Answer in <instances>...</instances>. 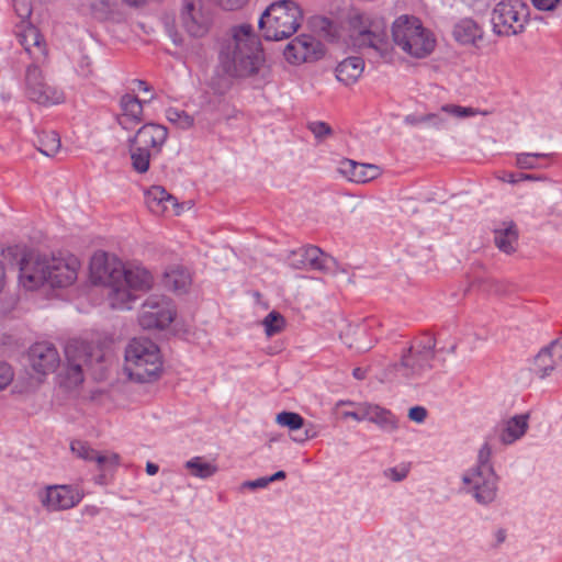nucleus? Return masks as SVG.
<instances>
[{
    "label": "nucleus",
    "mask_w": 562,
    "mask_h": 562,
    "mask_svg": "<svg viewBox=\"0 0 562 562\" xmlns=\"http://www.w3.org/2000/svg\"><path fill=\"white\" fill-rule=\"evenodd\" d=\"M79 262L76 258H47L24 254L19 261V280L27 290L47 284L66 288L77 280Z\"/></svg>",
    "instance_id": "f257e3e1"
},
{
    "label": "nucleus",
    "mask_w": 562,
    "mask_h": 562,
    "mask_svg": "<svg viewBox=\"0 0 562 562\" xmlns=\"http://www.w3.org/2000/svg\"><path fill=\"white\" fill-rule=\"evenodd\" d=\"M221 55L229 60L228 70L237 77L257 74L263 63L260 42L249 24H241L233 29L232 42L221 52Z\"/></svg>",
    "instance_id": "f03ea898"
},
{
    "label": "nucleus",
    "mask_w": 562,
    "mask_h": 562,
    "mask_svg": "<svg viewBox=\"0 0 562 562\" xmlns=\"http://www.w3.org/2000/svg\"><path fill=\"white\" fill-rule=\"evenodd\" d=\"M124 371L130 380L138 383L158 380L162 371L158 346L148 338H133L125 348Z\"/></svg>",
    "instance_id": "7ed1b4c3"
},
{
    "label": "nucleus",
    "mask_w": 562,
    "mask_h": 562,
    "mask_svg": "<svg viewBox=\"0 0 562 562\" xmlns=\"http://www.w3.org/2000/svg\"><path fill=\"white\" fill-rule=\"evenodd\" d=\"M302 20L303 12L296 2L279 0L262 12L258 24L267 41H282L297 31Z\"/></svg>",
    "instance_id": "20e7f679"
},
{
    "label": "nucleus",
    "mask_w": 562,
    "mask_h": 562,
    "mask_svg": "<svg viewBox=\"0 0 562 562\" xmlns=\"http://www.w3.org/2000/svg\"><path fill=\"white\" fill-rule=\"evenodd\" d=\"M90 273L95 284L109 288L111 306L124 310L131 294L121 286V279L124 277V263L114 256L106 252H95L90 261Z\"/></svg>",
    "instance_id": "39448f33"
},
{
    "label": "nucleus",
    "mask_w": 562,
    "mask_h": 562,
    "mask_svg": "<svg viewBox=\"0 0 562 562\" xmlns=\"http://www.w3.org/2000/svg\"><path fill=\"white\" fill-rule=\"evenodd\" d=\"M350 45L357 49H373L381 57L389 54V42L383 20H372L366 13H355L349 18Z\"/></svg>",
    "instance_id": "423d86ee"
},
{
    "label": "nucleus",
    "mask_w": 562,
    "mask_h": 562,
    "mask_svg": "<svg viewBox=\"0 0 562 562\" xmlns=\"http://www.w3.org/2000/svg\"><path fill=\"white\" fill-rule=\"evenodd\" d=\"M435 348L436 339L430 334L415 338L403 351L400 362L394 366L395 371L408 380L422 378L432 368Z\"/></svg>",
    "instance_id": "0eeeda50"
},
{
    "label": "nucleus",
    "mask_w": 562,
    "mask_h": 562,
    "mask_svg": "<svg viewBox=\"0 0 562 562\" xmlns=\"http://www.w3.org/2000/svg\"><path fill=\"white\" fill-rule=\"evenodd\" d=\"M65 357V383L68 387L80 385L85 380L83 369L90 367L94 360H102V355L95 351L93 345L81 339L67 342Z\"/></svg>",
    "instance_id": "6e6552de"
},
{
    "label": "nucleus",
    "mask_w": 562,
    "mask_h": 562,
    "mask_svg": "<svg viewBox=\"0 0 562 562\" xmlns=\"http://www.w3.org/2000/svg\"><path fill=\"white\" fill-rule=\"evenodd\" d=\"M529 8L520 0L498 2L491 16L493 32L499 36H513L524 32L528 22Z\"/></svg>",
    "instance_id": "1a4fd4ad"
},
{
    "label": "nucleus",
    "mask_w": 562,
    "mask_h": 562,
    "mask_svg": "<svg viewBox=\"0 0 562 562\" xmlns=\"http://www.w3.org/2000/svg\"><path fill=\"white\" fill-rule=\"evenodd\" d=\"M461 481L462 491L482 506L491 505L497 497L499 476L494 469H468Z\"/></svg>",
    "instance_id": "9d476101"
},
{
    "label": "nucleus",
    "mask_w": 562,
    "mask_h": 562,
    "mask_svg": "<svg viewBox=\"0 0 562 562\" xmlns=\"http://www.w3.org/2000/svg\"><path fill=\"white\" fill-rule=\"evenodd\" d=\"M286 262L293 269L314 270L325 273H335L338 270V262L333 256L312 245L290 251Z\"/></svg>",
    "instance_id": "9b49d317"
},
{
    "label": "nucleus",
    "mask_w": 562,
    "mask_h": 562,
    "mask_svg": "<svg viewBox=\"0 0 562 562\" xmlns=\"http://www.w3.org/2000/svg\"><path fill=\"white\" fill-rule=\"evenodd\" d=\"M176 316L171 300L161 295H150L142 304L138 323L144 329H164Z\"/></svg>",
    "instance_id": "f8f14e48"
},
{
    "label": "nucleus",
    "mask_w": 562,
    "mask_h": 562,
    "mask_svg": "<svg viewBox=\"0 0 562 562\" xmlns=\"http://www.w3.org/2000/svg\"><path fill=\"white\" fill-rule=\"evenodd\" d=\"M41 63H31L25 70L26 95L41 105L59 104L64 101L63 91L45 83Z\"/></svg>",
    "instance_id": "ddd939ff"
},
{
    "label": "nucleus",
    "mask_w": 562,
    "mask_h": 562,
    "mask_svg": "<svg viewBox=\"0 0 562 562\" xmlns=\"http://www.w3.org/2000/svg\"><path fill=\"white\" fill-rule=\"evenodd\" d=\"M283 54L285 59L293 64L311 63L325 55V47L316 37L302 34L285 46Z\"/></svg>",
    "instance_id": "4468645a"
},
{
    "label": "nucleus",
    "mask_w": 562,
    "mask_h": 562,
    "mask_svg": "<svg viewBox=\"0 0 562 562\" xmlns=\"http://www.w3.org/2000/svg\"><path fill=\"white\" fill-rule=\"evenodd\" d=\"M83 494L71 485L47 486L40 495L42 505L49 512L66 510L77 506Z\"/></svg>",
    "instance_id": "2eb2a0df"
},
{
    "label": "nucleus",
    "mask_w": 562,
    "mask_h": 562,
    "mask_svg": "<svg viewBox=\"0 0 562 562\" xmlns=\"http://www.w3.org/2000/svg\"><path fill=\"white\" fill-rule=\"evenodd\" d=\"M181 21L191 36H203L209 30L210 15L204 11L202 0H183Z\"/></svg>",
    "instance_id": "dca6fc26"
},
{
    "label": "nucleus",
    "mask_w": 562,
    "mask_h": 562,
    "mask_svg": "<svg viewBox=\"0 0 562 562\" xmlns=\"http://www.w3.org/2000/svg\"><path fill=\"white\" fill-rule=\"evenodd\" d=\"M29 361L34 371L41 374L54 372L60 363V357L54 344L40 341L27 351Z\"/></svg>",
    "instance_id": "f3484780"
},
{
    "label": "nucleus",
    "mask_w": 562,
    "mask_h": 562,
    "mask_svg": "<svg viewBox=\"0 0 562 562\" xmlns=\"http://www.w3.org/2000/svg\"><path fill=\"white\" fill-rule=\"evenodd\" d=\"M124 277H122L120 283L121 286L126 289L131 294L124 310H131L132 303L137 299L136 292L148 291L153 285L154 279L147 269L139 266L126 267L124 265Z\"/></svg>",
    "instance_id": "a211bd4d"
},
{
    "label": "nucleus",
    "mask_w": 562,
    "mask_h": 562,
    "mask_svg": "<svg viewBox=\"0 0 562 562\" xmlns=\"http://www.w3.org/2000/svg\"><path fill=\"white\" fill-rule=\"evenodd\" d=\"M168 131L165 126L155 123L144 124L137 133L128 139V143L160 151L162 145L167 140Z\"/></svg>",
    "instance_id": "6ab92c4d"
},
{
    "label": "nucleus",
    "mask_w": 562,
    "mask_h": 562,
    "mask_svg": "<svg viewBox=\"0 0 562 562\" xmlns=\"http://www.w3.org/2000/svg\"><path fill=\"white\" fill-rule=\"evenodd\" d=\"M442 113L454 116L457 119H465L477 114L487 115L488 111H480L471 106H461L457 104H443L438 113H427V124L436 131L448 128V120Z\"/></svg>",
    "instance_id": "aec40b11"
},
{
    "label": "nucleus",
    "mask_w": 562,
    "mask_h": 562,
    "mask_svg": "<svg viewBox=\"0 0 562 562\" xmlns=\"http://www.w3.org/2000/svg\"><path fill=\"white\" fill-rule=\"evenodd\" d=\"M20 43L33 63H43L47 57V48L44 36L35 26H29L20 35Z\"/></svg>",
    "instance_id": "412c9836"
},
{
    "label": "nucleus",
    "mask_w": 562,
    "mask_h": 562,
    "mask_svg": "<svg viewBox=\"0 0 562 562\" xmlns=\"http://www.w3.org/2000/svg\"><path fill=\"white\" fill-rule=\"evenodd\" d=\"M361 406L363 420L374 423L384 431L392 432L397 429V420L391 411L367 402L361 403Z\"/></svg>",
    "instance_id": "4be33fe9"
},
{
    "label": "nucleus",
    "mask_w": 562,
    "mask_h": 562,
    "mask_svg": "<svg viewBox=\"0 0 562 562\" xmlns=\"http://www.w3.org/2000/svg\"><path fill=\"white\" fill-rule=\"evenodd\" d=\"M70 448L79 458L87 461H95L101 470H104L108 467H117L120 462V456L117 453L100 454L81 440L72 441Z\"/></svg>",
    "instance_id": "5701e85b"
},
{
    "label": "nucleus",
    "mask_w": 562,
    "mask_h": 562,
    "mask_svg": "<svg viewBox=\"0 0 562 562\" xmlns=\"http://www.w3.org/2000/svg\"><path fill=\"white\" fill-rule=\"evenodd\" d=\"M528 414H520L510 417L506 420L503 426L497 430L498 440L503 445H512L519 440L528 430Z\"/></svg>",
    "instance_id": "b1692460"
},
{
    "label": "nucleus",
    "mask_w": 562,
    "mask_h": 562,
    "mask_svg": "<svg viewBox=\"0 0 562 562\" xmlns=\"http://www.w3.org/2000/svg\"><path fill=\"white\" fill-rule=\"evenodd\" d=\"M422 22L418 18L401 15L397 18L392 25V36L394 43L398 46H408L407 42H409L413 36L416 34L418 30H420Z\"/></svg>",
    "instance_id": "393cba45"
},
{
    "label": "nucleus",
    "mask_w": 562,
    "mask_h": 562,
    "mask_svg": "<svg viewBox=\"0 0 562 562\" xmlns=\"http://www.w3.org/2000/svg\"><path fill=\"white\" fill-rule=\"evenodd\" d=\"M407 44H409V47L405 45L401 47L406 54L415 58H425L434 50L436 40L432 34L422 25L420 30L416 32Z\"/></svg>",
    "instance_id": "a878e982"
},
{
    "label": "nucleus",
    "mask_w": 562,
    "mask_h": 562,
    "mask_svg": "<svg viewBox=\"0 0 562 562\" xmlns=\"http://www.w3.org/2000/svg\"><path fill=\"white\" fill-rule=\"evenodd\" d=\"M483 34V29L471 18L459 20L452 31L453 38L462 45H476Z\"/></svg>",
    "instance_id": "bb28decb"
},
{
    "label": "nucleus",
    "mask_w": 562,
    "mask_h": 562,
    "mask_svg": "<svg viewBox=\"0 0 562 562\" xmlns=\"http://www.w3.org/2000/svg\"><path fill=\"white\" fill-rule=\"evenodd\" d=\"M341 172L352 182L366 183L379 176V167L370 164H360L353 160H345L341 164Z\"/></svg>",
    "instance_id": "cd10ccee"
},
{
    "label": "nucleus",
    "mask_w": 562,
    "mask_h": 562,
    "mask_svg": "<svg viewBox=\"0 0 562 562\" xmlns=\"http://www.w3.org/2000/svg\"><path fill=\"white\" fill-rule=\"evenodd\" d=\"M364 69V61L361 57L351 56L340 61L336 67V78L346 86L358 81Z\"/></svg>",
    "instance_id": "c85d7f7f"
},
{
    "label": "nucleus",
    "mask_w": 562,
    "mask_h": 562,
    "mask_svg": "<svg viewBox=\"0 0 562 562\" xmlns=\"http://www.w3.org/2000/svg\"><path fill=\"white\" fill-rule=\"evenodd\" d=\"M191 284L190 272L181 266H171L162 276V285L172 292L184 293Z\"/></svg>",
    "instance_id": "c756f323"
},
{
    "label": "nucleus",
    "mask_w": 562,
    "mask_h": 562,
    "mask_svg": "<svg viewBox=\"0 0 562 562\" xmlns=\"http://www.w3.org/2000/svg\"><path fill=\"white\" fill-rule=\"evenodd\" d=\"M494 243L496 247L510 255L516 251L518 231L514 222H504L501 227L494 229Z\"/></svg>",
    "instance_id": "7c9ffc66"
},
{
    "label": "nucleus",
    "mask_w": 562,
    "mask_h": 562,
    "mask_svg": "<svg viewBox=\"0 0 562 562\" xmlns=\"http://www.w3.org/2000/svg\"><path fill=\"white\" fill-rule=\"evenodd\" d=\"M146 204L153 213H162L168 205L178 206L177 199L160 186H153L145 194Z\"/></svg>",
    "instance_id": "2f4dec72"
},
{
    "label": "nucleus",
    "mask_w": 562,
    "mask_h": 562,
    "mask_svg": "<svg viewBox=\"0 0 562 562\" xmlns=\"http://www.w3.org/2000/svg\"><path fill=\"white\" fill-rule=\"evenodd\" d=\"M60 137L55 131L42 132L37 135L36 147L47 157L55 156L60 149Z\"/></svg>",
    "instance_id": "473e14b6"
},
{
    "label": "nucleus",
    "mask_w": 562,
    "mask_h": 562,
    "mask_svg": "<svg viewBox=\"0 0 562 562\" xmlns=\"http://www.w3.org/2000/svg\"><path fill=\"white\" fill-rule=\"evenodd\" d=\"M123 115L132 117V123H140L143 120V102L135 95L124 94L121 98Z\"/></svg>",
    "instance_id": "72a5a7b5"
},
{
    "label": "nucleus",
    "mask_w": 562,
    "mask_h": 562,
    "mask_svg": "<svg viewBox=\"0 0 562 562\" xmlns=\"http://www.w3.org/2000/svg\"><path fill=\"white\" fill-rule=\"evenodd\" d=\"M130 153L133 169L138 173H145L149 169L150 150L130 143Z\"/></svg>",
    "instance_id": "f704fd0d"
},
{
    "label": "nucleus",
    "mask_w": 562,
    "mask_h": 562,
    "mask_svg": "<svg viewBox=\"0 0 562 562\" xmlns=\"http://www.w3.org/2000/svg\"><path fill=\"white\" fill-rule=\"evenodd\" d=\"M184 467L190 471L193 476L200 479H207L215 474L217 468L210 463L205 462L201 457H194L188 460Z\"/></svg>",
    "instance_id": "c9c22d12"
},
{
    "label": "nucleus",
    "mask_w": 562,
    "mask_h": 562,
    "mask_svg": "<svg viewBox=\"0 0 562 562\" xmlns=\"http://www.w3.org/2000/svg\"><path fill=\"white\" fill-rule=\"evenodd\" d=\"M555 369L553 357L550 353L549 346H547L535 358V371L539 378L544 379Z\"/></svg>",
    "instance_id": "e433bc0d"
},
{
    "label": "nucleus",
    "mask_w": 562,
    "mask_h": 562,
    "mask_svg": "<svg viewBox=\"0 0 562 562\" xmlns=\"http://www.w3.org/2000/svg\"><path fill=\"white\" fill-rule=\"evenodd\" d=\"M262 325L267 336L271 337L283 329L285 319L280 313L272 311L263 318Z\"/></svg>",
    "instance_id": "4c0bfd02"
},
{
    "label": "nucleus",
    "mask_w": 562,
    "mask_h": 562,
    "mask_svg": "<svg viewBox=\"0 0 562 562\" xmlns=\"http://www.w3.org/2000/svg\"><path fill=\"white\" fill-rule=\"evenodd\" d=\"M166 114L170 123L182 130L190 128L194 123V120L191 115H189L186 111L179 110L177 108L168 109Z\"/></svg>",
    "instance_id": "58836bf2"
},
{
    "label": "nucleus",
    "mask_w": 562,
    "mask_h": 562,
    "mask_svg": "<svg viewBox=\"0 0 562 562\" xmlns=\"http://www.w3.org/2000/svg\"><path fill=\"white\" fill-rule=\"evenodd\" d=\"M277 423L295 431L304 426V418L297 413L281 412L277 415Z\"/></svg>",
    "instance_id": "ea45409f"
},
{
    "label": "nucleus",
    "mask_w": 562,
    "mask_h": 562,
    "mask_svg": "<svg viewBox=\"0 0 562 562\" xmlns=\"http://www.w3.org/2000/svg\"><path fill=\"white\" fill-rule=\"evenodd\" d=\"M549 157L548 154L521 153L517 155L516 164L521 169H538L542 166L538 162L540 158Z\"/></svg>",
    "instance_id": "a19ab883"
},
{
    "label": "nucleus",
    "mask_w": 562,
    "mask_h": 562,
    "mask_svg": "<svg viewBox=\"0 0 562 562\" xmlns=\"http://www.w3.org/2000/svg\"><path fill=\"white\" fill-rule=\"evenodd\" d=\"M492 448L488 442H484L479 450L477 462L473 465L472 470H482V469H494L491 463Z\"/></svg>",
    "instance_id": "79ce46f5"
},
{
    "label": "nucleus",
    "mask_w": 562,
    "mask_h": 562,
    "mask_svg": "<svg viewBox=\"0 0 562 562\" xmlns=\"http://www.w3.org/2000/svg\"><path fill=\"white\" fill-rule=\"evenodd\" d=\"M408 473L409 467L407 464H400L397 467L385 469L383 471V476L392 482H402L407 477Z\"/></svg>",
    "instance_id": "37998d69"
},
{
    "label": "nucleus",
    "mask_w": 562,
    "mask_h": 562,
    "mask_svg": "<svg viewBox=\"0 0 562 562\" xmlns=\"http://www.w3.org/2000/svg\"><path fill=\"white\" fill-rule=\"evenodd\" d=\"M308 130L313 133L316 139L322 140L325 136L333 133L331 127L322 121H315L308 123Z\"/></svg>",
    "instance_id": "c03bdc74"
},
{
    "label": "nucleus",
    "mask_w": 562,
    "mask_h": 562,
    "mask_svg": "<svg viewBox=\"0 0 562 562\" xmlns=\"http://www.w3.org/2000/svg\"><path fill=\"white\" fill-rule=\"evenodd\" d=\"M14 376L13 370L10 364L0 361V391L4 390L12 382Z\"/></svg>",
    "instance_id": "a18cd8bd"
},
{
    "label": "nucleus",
    "mask_w": 562,
    "mask_h": 562,
    "mask_svg": "<svg viewBox=\"0 0 562 562\" xmlns=\"http://www.w3.org/2000/svg\"><path fill=\"white\" fill-rule=\"evenodd\" d=\"M549 350L551 356L553 357V362L555 368L562 367V341L553 340L549 345Z\"/></svg>",
    "instance_id": "49530a36"
},
{
    "label": "nucleus",
    "mask_w": 562,
    "mask_h": 562,
    "mask_svg": "<svg viewBox=\"0 0 562 562\" xmlns=\"http://www.w3.org/2000/svg\"><path fill=\"white\" fill-rule=\"evenodd\" d=\"M427 417V409L423 406H414L408 411V418L416 423H424Z\"/></svg>",
    "instance_id": "de8ad7c7"
},
{
    "label": "nucleus",
    "mask_w": 562,
    "mask_h": 562,
    "mask_svg": "<svg viewBox=\"0 0 562 562\" xmlns=\"http://www.w3.org/2000/svg\"><path fill=\"white\" fill-rule=\"evenodd\" d=\"M345 404L353 406L352 411H346L342 413L345 418H352L357 422H363L361 403L346 402Z\"/></svg>",
    "instance_id": "09e8293b"
},
{
    "label": "nucleus",
    "mask_w": 562,
    "mask_h": 562,
    "mask_svg": "<svg viewBox=\"0 0 562 562\" xmlns=\"http://www.w3.org/2000/svg\"><path fill=\"white\" fill-rule=\"evenodd\" d=\"M231 86L232 81L227 78H220L217 81H212V89L215 93L221 95L225 94L231 89Z\"/></svg>",
    "instance_id": "8fccbe9b"
},
{
    "label": "nucleus",
    "mask_w": 562,
    "mask_h": 562,
    "mask_svg": "<svg viewBox=\"0 0 562 562\" xmlns=\"http://www.w3.org/2000/svg\"><path fill=\"white\" fill-rule=\"evenodd\" d=\"M538 179L539 178H537L533 175L518 172V173H508L504 180L509 183H517V182L525 181V180L533 181V180H538Z\"/></svg>",
    "instance_id": "3c124183"
},
{
    "label": "nucleus",
    "mask_w": 562,
    "mask_h": 562,
    "mask_svg": "<svg viewBox=\"0 0 562 562\" xmlns=\"http://www.w3.org/2000/svg\"><path fill=\"white\" fill-rule=\"evenodd\" d=\"M268 485H269V480H267L266 476L258 477L252 481H246L243 483V487L248 488V490L265 488Z\"/></svg>",
    "instance_id": "603ef678"
},
{
    "label": "nucleus",
    "mask_w": 562,
    "mask_h": 562,
    "mask_svg": "<svg viewBox=\"0 0 562 562\" xmlns=\"http://www.w3.org/2000/svg\"><path fill=\"white\" fill-rule=\"evenodd\" d=\"M218 5L225 10H237L248 2V0H216Z\"/></svg>",
    "instance_id": "864d4df0"
},
{
    "label": "nucleus",
    "mask_w": 562,
    "mask_h": 562,
    "mask_svg": "<svg viewBox=\"0 0 562 562\" xmlns=\"http://www.w3.org/2000/svg\"><path fill=\"white\" fill-rule=\"evenodd\" d=\"M427 114L417 115V114H408L404 117V123L406 125L416 126L420 124H427Z\"/></svg>",
    "instance_id": "5fc2aeb1"
},
{
    "label": "nucleus",
    "mask_w": 562,
    "mask_h": 562,
    "mask_svg": "<svg viewBox=\"0 0 562 562\" xmlns=\"http://www.w3.org/2000/svg\"><path fill=\"white\" fill-rule=\"evenodd\" d=\"M532 4L542 11H551L553 10L560 0H531Z\"/></svg>",
    "instance_id": "6e6d98bb"
},
{
    "label": "nucleus",
    "mask_w": 562,
    "mask_h": 562,
    "mask_svg": "<svg viewBox=\"0 0 562 562\" xmlns=\"http://www.w3.org/2000/svg\"><path fill=\"white\" fill-rule=\"evenodd\" d=\"M119 124L124 130H131L133 126H135L137 123H132V117H128L126 115L121 114L117 119Z\"/></svg>",
    "instance_id": "4d7b16f0"
},
{
    "label": "nucleus",
    "mask_w": 562,
    "mask_h": 562,
    "mask_svg": "<svg viewBox=\"0 0 562 562\" xmlns=\"http://www.w3.org/2000/svg\"><path fill=\"white\" fill-rule=\"evenodd\" d=\"M267 480H269V484L272 483V482H276V481H281V480H284L286 477V473L282 470L276 472L274 474L270 475V476H266Z\"/></svg>",
    "instance_id": "13d9d810"
},
{
    "label": "nucleus",
    "mask_w": 562,
    "mask_h": 562,
    "mask_svg": "<svg viewBox=\"0 0 562 562\" xmlns=\"http://www.w3.org/2000/svg\"><path fill=\"white\" fill-rule=\"evenodd\" d=\"M314 434H311L308 430H305L303 434L293 437V440L296 442H304L307 439L312 438Z\"/></svg>",
    "instance_id": "bf43d9fd"
},
{
    "label": "nucleus",
    "mask_w": 562,
    "mask_h": 562,
    "mask_svg": "<svg viewBox=\"0 0 562 562\" xmlns=\"http://www.w3.org/2000/svg\"><path fill=\"white\" fill-rule=\"evenodd\" d=\"M159 471V467L156 463L147 462L146 463V473L148 475H155Z\"/></svg>",
    "instance_id": "052dcab7"
},
{
    "label": "nucleus",
    "mask_w": 562,
    "mask_h": 562,
    "mask_svg": "<svg viewBox=\"0 0 562 562\" xmlns=\"http://www.w3.org/2000/svg\"><path fill=\"white\" fill-rule=\"evenodd\" d=\"M135 83L137 88L144 92H148L151 90L150 86L144 80L137 79L135 80Z\"/></svg>",
    "instance_id": "680f3d73"
},
{
    "label": "nucleus",
    "mask_w": 562,
    "mask_h": 562,
    "mask_svg": "<svg viewBox=\"0 0 562 562\" xmlns=\"http://www.w3.org/2000/svg\"><path fill=\"white\" fill-rule=\"evenodd\" d=\"M5 284V270L3 263L0 261V292L4 288Z\"/></svg>",
    "instance_id": "e2e57ef3"
},
{
    "label": "nucleus",
    "mask_w": 562,
    "mask_h": 562,
    "mask_svg": "<svg viewBox=\"0 0 562 562\" xmlns=\"http://www.w3.org/2000/svg\"><path fill=\"white\" fill-rule=\"evenodd\" d=\"M352 375L358 380H363L366 378V371L361 368H355Z\"/></svg>",
    "instance_id": "0e129e2a"
},
{
    "label": "nucleus",
    "mask_w": 562,
    "mask_h": 562,
    "mask_svg": "<svg viewBox=\"0 0 562 562\" xmlns=\"http://www.w3.org/2000/svg\"><path fill=\"white\" fill-rule=\"evenodd\" d=\"M18 252L16 247H9L7 250L3 251V255L7 256H14Z\"/></svg>",
    "instance_id": "69168bd1"
},
{
    "label": "nucleus",
    "mask_w": 562,
    "mask_h": 562,
    "mask_svg": "<svg viewBox=\"0 0 562 562\" xmlns=\"http://www.w3.org/2000/svg\"><path fill=\"white\" fill-rule=\"evenodd\" d=\"M86 512L90 514L91 516H94L99 513V509L94 506L86 507Z\"/></svg>",
    "instance_id": "338daca9"
},
{
    "label": "nucleus",
    "mask_w": 562,
    "mask_h": 562,
    "mask_svg": "<svg viewBox=\"0 0 562 562\" xmlns=\"http://www.w3.org/2000/svg\"><path fill=\"white\" fill-rule=\"evenodd\" d=\"M238 111L236 109H233L232 110V113H229L227 116H226V120H229V119H236L238 116Z\"/></svg>",
    "instance_id": "774afa93"
}]
</instances>
